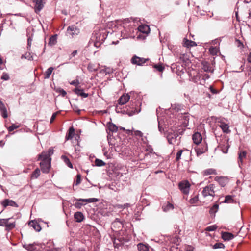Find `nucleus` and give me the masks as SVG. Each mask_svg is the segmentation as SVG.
Returning a JSON list of instances; mask_svg holds the SVG:
<instances>
[{"mask_svg":"<svg viewBox=\"0 0 251 251\" xmlns=\"http://www.w3.org/2000/svg\"><path fill=\"white\" fill-rule=\"evenodd\" d=\"M202 69L205 72L212 73L214 71L212 67L210 66L209 63L206 62L202 63Z\"/></svg>","mask_w":251,"mask_h":251,"instance_id":"nucleus-16","label":"nucleus"},{"mask_svg":"<svg viewBox=\"0 0 251 251\" xmlns=\"http://www.w3.org/2000/svg\"><path fill=\"white\" fill-rule=\"evenodd\" d=\"M131 135H134L136 136H138L139 137H141L143 136V133L141 131L139 130H132L131 131Z\"/></svg>","mask_w":251,"mask_h":251,"instance_id":"nucleus-37","label":"nucleus"},{"mask_svg":"<svg viewBox=\"0 0 251 251\" xmlns=\"http://www.w3.org/2000/svg\"><path fill=\"white\" fill-rule=\"evenodd\" d=\"M216 174V170L215 169H212V168L206 169L204 171H203V175H205V176H208V175Z\"/></svg>","mask_w":251,"mask_h":251,"instance_id":"nucleus-25","label":"nucleus"},{"mask_svg":"<svg viewBox=\"0 0 251 251\" xmlns=\"http://www.w3.org/2000/svg\"><path fill=\"white\" fill-rule=\"evenodd\" d=\"M76 199L77 201L74 204V206L77 209H80L83 204L80 202L81 201H78Z\"/></svg>","mask_w":251,"mask_h":251,"instance_id":"nucleus-46","label":"nucleus"},{"mask_svg":"<svg viewBox=\"0 0 251 251\" xmlns=\"http://www.w3.org/2000/svg\"><path fill=\"white\" fill-rule=\"evenodd\" d=\"M183 45L186 47L189 48L196 46L197 44L194 41L189 40L186 38H184L183 40Z\"/></svg>","mask_w":251,"mask_h":251,"instance_id":"nucleus-15","label":"nucleus"},{"mask_svg":"<svg viewBox=\"0 0 251 251\" xmlns=\"http://www.w3.org/2000/svg\"><path fill=\"white\" fill-rule=\"evenodd\" d=\"M148 60H149V59L141 58V57H138L136 55H134L131 58V62L133 64H136V65H137L139 66H141V65H142L144 63H145Z\"/></svg>","mask_w":251,"mask_h":251,"instance_id":"nucleus-4","label":"nucleus"},{"mask_svg":"<svg viewBox=\"0 0 251 251\" xmlns=\"http://www.w3.org/2000/svg\"><path fill=\"white\" fill-rule=\"evenodd\" d=\"M81 176L80 174L77 175L76 180L75 181V183L76 185H78L80 183L81 180Z\"/></svg>","mask_w":251,"mask_h":251,"instance_id":"nucleus-44","label":"nucleus"},{"mask_svg":"<svg viewBox=\"0 0 251 251\" xmlns=\"http://www.w3.org/2000/svg\"><path fill=\"white\" fill-rule=\"evenodd\" d=\"M217 228V226L216 225H212L209 226H208L206 230L208 231H215Z\"/></svg>","mask_w":251,"mask_h":251,"instance_id":"nucleus-45","label":"nucleus"},{"mask_svg":"<svg viewBox=\"0 0 251 251\" xmlns=\"http://www.w3.org/2000/svg\"><path fill=\"white\" fill-rule=\"evenodd\" d=\"M182 152H183L182 150H179L177 152L176 155V161H178L180 159Z\"/></svg>","mask_w":251,"mask_h":251,"instance_id":"nucleus-48","label":"nucleus"},{"mask_svg":"<svg viewBox=\"0 0 251 251\" xmlns=\"http://www.w3.org/2000/svg\"><path fill=\"white\" fill-rule=\"evenodd\" d=\"M7 221V219H0V226H5V225L6 224Z\"/></svg>","mask_w":251,"mask_h":251,"instance_id":"nucleus-52","label":"nucleus"},{"mask_svg":"<svg viewBox=\"0 0 251 251\" xmlns=\"http://www.w3.org/2000/svg\"><path fill=\"white\" fill-rule=\"evenodd\" d=\"M1 79L4 80H8L9 79V75L6 73H3Z\"/></svg>","mask_w":251,"mask_h":251,"instance_id":"nucleus-50","label":"nucleus"},{"mask_svg":"<svg viewBox=\"0 0 251 251\" xmlns=\"http://www.w3.org/2000/svg\"><path fill=\"white\" fill-rule=\"evenodd\" d=\"M222 239L225 241H228L234 238V235L229 232H223L222 234Z\"/></svg>","mask_w":251,"mask_h":251,"instance_id":"nucleus-17","label":"nucleus"},{"mask_svg":"<svg viewBox=\"0 0 251 251\" xmlns=\"http://www.w3.org/2000/svg\"><path fill=\"white\" fill-rule=\"evenodd\" d=\"M247 60L249 62L251 63V52L248 55Z\"/></svg>","mask_w":251,"mask_h":251,"instance_id":"nucleus-60","label":"nucleus"},{"mask_svg":"<svg viewBox=\"0 0 251 251\" xmlns=\"http://www.w3.org/2000/svg\"><path fill=\"white\" fill-rule=\"evenodd\" d=\"M47 153L48 154L49 156L50 157L53 153V150L52 149H49Z\"/></svg>","mask_w":251,"mask_h":251,"instance_id":"nucleus-56","label":"nucleus"},{"mask_svg":"<svg viewBox=\"0 0 251 251\" xmlns=\"http://www.w3.org/2000/svg\"><path fill=\"white\" fill-rule=\"evenodd\" d=\"M177 137L176 136V135H173V134H169L168 135L167 138H168V141L169 144H173L176 139V138Z\"/></svg>","mask_w":251,"mask_h":251,"instance_id":"nucleus-28","label":"nucleus"},{"mask_svg":"<svg viewBox=\"0 0 251 251\" xmlns=\"http://www.w3.org/2000/svg\"><path fill=\"white\" fill-rule=\"evenodd\" d=\"M2 63V60L1 57H0V64H1Z\"/></svg>","mask_w":251,"mask_h":251,"instance_id":"nucleus-64","label":"nucleus"},{"mask_svg":"<svg viewBox=\"0 0 251 251\" xmlns=\"http://www.w3.org/2000/svg\"><path fill=\"white\" fill-rule=\"evenodd\" d=\"M61 158L63 159V160L64 161V162L66 163V164L70 168H73V165L71 163V162L70 161V160L69 159V158L65 156V155H62L61 156Z\"/></svg>","mask_w":251,"mask_h":251,"instance_id":"nucleus-27","label":"nucleus"},{"mask_svg":"<svg viewBox=\"0 0 251 251\" xmlns=\"http://www.w3.org/2000/svg\"><path fill=\"white\" fill-rule=\"evenodd\" d=\"M50 156L47 152H43L39 155L38 160H42V161H48L49 160Z\"/></svg>","mask_w":251,"mask_h":251,"instance_id":"nucleus-19","label":"nucleus"},{"mask_svg":"<svg viewBox=\"0 0 251 251\" xmlns=\"http://www.w3.org/2000/svg\"><path fill=\"white\" fill-rule=\"evenodd\" d=\"M77 201H82V202L91 203L98 201V199L94 198L89 199H78Z\"/></svg>","mask_w":251,"mask_h":251,"instance_id":"nucleus-21","label":"nucleus"},{"mask_svg":"<svg viewBox=\"0 0 251 251\" xmlns=\"http://www.w3.org/2000/svg\"><path fill=\"white\" fill-rule=\"evenodd\" d=\"M122 223L118 218L116 219L115 221L112 224V226L113 227H115L116 226H119V227H121L122 226Z\"/></svg>","mask_w":251,"mask_h":251,"instance_id":"nucleus-33","label":"nucleus"},{"mask_svg":"<svg viewBox=\"0 0 251 251\" xmlns=\"http://www.w3.org/2000/svg\"><path fill=\"white\" fill-rule=\"evenodd\" d=\"M137 247L139 251H149V246L143 243L138 244Z\"/></svg>","mask_w":251,"mask_h":251,"instance_id":"nucleus-22","label":"nucleus"},{"mask_svg":"<svg viewBox=\"0 0 251 251\" xmlns=\"http://www.w3.org/2000/svg\"><path fill=\"white\" fill-rule=\"evenodd\" d=\"M59 249L56 248H52L49 249H47L46 251H58Z\"/></svg>","mask_w":251,"mask_h":251,"instance_id":"nucleus-57","label":"nucleus"},{"mask_svg":"<svg viewBox=\"0 0 251 251\" xmlns=\"http://www.w3.org/2000/svg\"><path fill=\"white\" fill-rule=\"evenodd\" d=\"M27 45L29 47H30L31 45V42H32V39L30 38H29L28 39V41H27Z\"/></svg>","mask_w":251,"mask_h":251,"instance_id":"nucleus-59","label":"nucleus"},{"mask_svg":"<svg viewBox=\"0 0 251 251\" xmlns=\"http://www.w3.org/2000/svg\"><path fill=\"white\" fill-rule=\"evenodd\" d=\"M79 32V29L74 25L68 26L67 29V34L71 35L72 37L78 35Z\"/></svg>","mask_w":251,"mask_h":251,"instance_id":"nucleus-5","label":"nucleus"},{"mask_svg":"<svg viewBox=\"0 0 251 251\" xmlns=\"http://www.w3.org/2000/svg\"><path fill=\"white\" fill-rule=\"evenodd\" d=\"M190 183L187 181L179 183V187L180 190L185 194H188L190 190Z\"/></svg>","mask_w":251,"mask_h":251,"instance_id":"nucleus-3","label":"nucleus"},{"mask_svg":"<svg viewBox=\"0 0 251 251\" xmlns=\"http://www.w3.org/2000/svg\"><path fill=\"white\" fill-rule=\"evenodd\" d=\"M108 128L109 130L113 132H116L118 130V127L113 124H110Z\"/></svg>","mask_w":251,"mask_h":251,"instance_id":"nucleus-35","label":"nucleus"},{"mask_svg":"<svg viewBox=\"0 0 251 251\" xmlns=\"http://www.w3.org/2000/svg\"><path fill=\"white\" fill-rule=\"evenodd\" d=\"M44 0H36V4L35 5V11L38 13L43 8L45 2Z\"/></svg>","mask_w":251,"mask_h":251,"instance_id":"nucleus-8","label":"nucleus"},{"mask_svg":"<svg viewBox=\"0 0 251 251\" xmlns=\"http://www.w3.org/2000/svg\"><path fill=\"white\" fill-rule=\"evenodd\" d=\"M57 113H58L56 112V113H54L52 114V115L50 118V123H52L53 121L54 120V119H55V118L56 117Z\"/></svg>","mask_w":251,"mask_h":251,"instance_id":"nucleus-55","label":"nucleus"},{"mask_svg":"<svg viewBox=\"0 0 251 251\" xmlns=\"http://www.w3.org/2000/svg\"><path fill=\"white\" fill-rule=\"evenodd\" d=\"M87 68L90 72H95L98 70L99 66L93 63H89Z\"/></svg>","mask_w":251,"mask_h":251,"instance_id":"nucleus-24","label":"nucleus"},{"mask_svg":"<svg viewBox=\"0 0 251 251\" xmlns=\"http://www.w3.org/2000/svg\"><path fill=\"white\" fill-rule=\"evenodd\" d=\"M172 109L176 112H178L181 109V105L177 104H174L172 105Z\"/></svg>","mask_w":251,"mask_h":251,"instance_id":"nucleus-39","label":"nucleus"},{"mask_svg":"<svg viewBox=\"0 0 251 251\" xmlns=\"http://www.w3.org/2000/svg\"><path fill=\"white\" fill-rule=\"evenodd\" d=\"M246 154H247V152L245 151H240L238 153V164H239V167H241V165L242 164L243 160V159L244 158H246Z\"/></svg>","mask_w":251,"mask_h":251,"instance_id":"nucleus-11","label":"nucleus"},{"mask_svg":"<svg viewBox=\"0 0 251 251\" xmlns=\"http://www.w3.org/2000/svg\"><path fill=\"white\" fill-rule=\"evenodd\" d=\"M74 218L76 222L79 223L83 220L84 216L82 212H76L74 214Z\"/></svg>","mask_w":251,"mask_h":251,"instance_id":"nucleus-14","label":"nucleus"},{"mask_svg":"<svg viewBox=\"0 0 251 251\" xmlns=\"http://www.w3.org/2000/svg\"><path fill=\"white\" fill-rule=\"evenodd\" d=\"M174 209V206L172 204L168 202L166 205L162 206V209L164 212H168L170 210Z\"/></svg>","mask_w":251,"mask_h":251,"instance_id":"nucleus-26","label":"nucleus"},{"mask_svg":"<svg viewBox=\"0 0 251 251\" xmlns=\"http://www.w3.org/2000/svg\"><path fill=\"white\" fill-rule=\"evenodd\" d=\"M95 164L97 166L100 167L104 166L105 163L102 160L96 159L95 160Z\"/></svg>","mask_w":251,"mask_h":251,"instance_id":"nucleus-36","label":"nucleus"},{"mask_svg":"<svg viewBox=\"0 0 251 251\" xmlns=\"http://www.w3.org/2000/svg\"><path fill=\"white\" fill-rule=\"evenodd\" d=\"M77 53V51L76 50H74L71 54L72 56H75Z\"/></svg>","mask_w":251,"mask_h":251,"instance_id":"nucleus-61","label":"nucleus"},{"mask_svg":"<svg viewBox=\"0 0 251 251\" xmlns=\"http://www.w3.org/2000/svg\"><path fill=\"white\" fill-rule=\"evenodd\" d=\"M186 251H194V248L191 246H188L187 247Z\"/></svg>","mask_w":251,"mask_h":251,"instance_id":"nucleus-58","label":"nucleus"},{"mask_svg":"<svg viewBox=\"0 0 251 251\" xmlns=\"http://www.w3.org/2000/svg\"><path fill=\"white\" fill-rule=\"evenodd\" d=\"M0 111L2 116L4 118L8 117L7 109L4 103L0 100Z\"/></svg>","mask_w":251,"mask_h":251,"instance_id":"nucleus-10","label":"nucleus"},{"mask_svg":"<svg viewBox=\"0 0 251 251\" xmlns=\"http://www.w3.org/2000/svg\"><path fill=\"white\" fill-rule=\"evenodd\" d=\"M1 204L4 207H7V206H11L13 207H17V204L15 202H14L12 200H10L8 199L4 200L2 202Z\"/></svg>","mask_w":251,"mask_h":251,"instance_id":"nucleus-9","label":"nucleus"},{"mask_svg":"<svg viewBox=\"0 0 251 251\" xmlns=\"http://www.w3.org/2000/svg\"><path fill=\"white\" fill-rule=\"evenodd\" d=\"M18 127H19V126H16L14 124H13L12 126H11L10 127H9L8 130H9V131L11 132V131H12L13 130H14V129L18 128Z\"/></svg>","mask_w":251,"mask_h":251,"instance_id":"nucleus-51","label":"nucleus"},{"mask_svg":"<svg viewBox=\"0 0 251 251\" xmlns=\"http://www.w3.org/2000/svg\"><path fill=\"white\" fill-rule=\"evenodd\" d=\"M56 35H53L50 37L49 39V41L48 43L49 45H50V46L55 45L56 43Z\"/></svg>","mask_w":251,"mask_h":251,"instance_id":"nucleus-29","label":"nucleus"},{"mask_svg":"<svg viewBox=\"0 0 251 251\" xmlns=\"http://www.w3.org/2000/svg\"><path fill=\"white\" fill-rule=\"evenodd\" d=\"M153 67L156 69L159 72H162L164 69V67L161 64L154 65Z\"/></svg>","mask_w":251,"mask_h":251,"instance_id":"nucleus-42","label":"nucleus"},{"mask_svg":"<svg viewBox=\"0 0 251 251\" xmlns=\"http://www.w3.org/2000/svg\"><path fill=\"white\" fill-rule=\"evenodd\" d=\"M53 69V68L52 67H50L47 69V70L45 72V78H49L50 77Z\"/></svg>","mask_w":251,"mask_h":251,"instance_id":"nucleus-31","label":"nucleus"},{"mask_svg":"<svg viewBox=\"0 0 251 251\" xmlns=\"http://www.w3.org/2000/svg\"><path fill=\"white\" fill-rule=\"evenodd\" d=\"M198 196H195L194 197L191 198L190 201H189V202L191 203V204H195V203H196L198 201Z\"/></svg>","mask_w":251,"mask_h":251,"instance_id":"nucleus-43","label":"nucleus"},{"mask_svg":"<svg viewBox=\"0 0 251 251\" xmlns=\"http://www.w3.org/2000/svg\"><path fill=\"white\" fill-rule=\"evenodd\" d=\"M72 107L73 108V109L74 111L78 113V114H80V112L81 111L80 110L78 109V107L76 105H72Z\"/></svg>","mask_w":251,"mask_h":251,"instance_id":"nucleus-54","label":"nucleus"},{"mask_svg":"<svg viewBox=\"0 0 251 251\" xmlns=\"http://www.w3.org/2000/svg\"><path fill=\"white\" fill-rule=\"evenodd\" d=\"M29 226L32 227L36 231H40L41 229V227L40 225L36 221H31L28 223Z\"/></svg>","mask_w":251,"mask_h":251,"instance_id":"nucleus-12","label":"nucleus"},{"mask_svg":"<svg viewBox=\"0 0 251 251\" xmlns=\"http://www.w3.org/2000/svg\"><path fill=\"white\" fill-rule=\"evenodd\" d=\"M75 134V129L73 127H71L69 129L68 134L66 136V139L67 140L71 139Z\"/></svg>","mask_w":251,"mask_h":251,"instance_id":"nucleus-23","label":"nucleus"},{"mask_svg":"<svg viewBox=\"0 0 251 251\" xmlns=\"http://www.w3.org/2000/svg\"><path fill=\"white\" fill-rule=\"evenodd\" d=\"M138 28L140 32L146 34H148L150 30L149 26L146 25H141Z\"/></svg>","mask_w":251,"mask_h":251,"instance_id":"nucleus-18","label":"nucleus"},{"mask_svg":"<svg viewBox=\"0 0 251 251\" xmlns=\"http://www.w3.org/2000/svg\"><path fill=\"white\" fill-rule=\"evenodd\" d=\"M219 205L217 204H215L210 208L209 212L211 214L215 213L217 211Z\"/></svg>","mask_w":251,"mask_h":251,"instance_id":"nucleus-38","label":"nucleus"},{"mask_svg":"<svg viewBox=\"0 0 251 251\" xmlns=\"http://www.w3.org/2000/svg\"><path fill=\"white\" fill-rule=\"evenodd\" d=\"M233 202V196L231 195H227L225 197L224 203H231Z\"/></svg>","mask_w":251,"mask_h":251,"instance_id":"nucleus-30","label":"nucleus"},{"mask_svg":"<svg viewBox=\"0 0 251 251\" xmlns=\"http://www.w3.org/2000/svg\"><path fill=\"white\" fill-rule=\"evenodd\" d=\"M40 175V170L39 169L37 168L32 173V177L34 178H37Z\"/></svg>","mask_w":251,"mask_h":251,"instance_id":"nucleus-32","label":"nucleus"},{"mask_svg":"<svg viewBox=\"0 0 251 251\" xmlns=\"http://www.w3.org/2000/svg\"><path fill=\"white\" fill-rule=\"evenodd\" d=\"M130 99V96L128 94L122 95L118 100V103L120 105H124Z\"/></svg>","mask_w":251,"mask_h":251,"instance_id":"nucleus-7","label":"nucleus"},{"mask_svg":"<svg viewBox=\"0 0 251 251\" xmlns=\"http://www.w3.org/2000/svg\"><path fill=\"white\" fill-rule=\"evenodd\" d=\"M215 186L213 184L205 187L202 191V196L204 198L209 196L214 197L215 196Z\"/></svg>","mask_w":251,"mask_h":251,"instance_id":"nucleus-1","label":"nucleus"},{"mask_svg":"<svg viewBox=\"0 0 251 251\" xmlns=\"http://www.w3.org/2000/svg\"><path fill=\"white\" fill-rule=\"evenodd\" d=\"M224 248H225V245L222 243H217L215 244L213 246V248H214V249Z\"/></svg>","mask_w":251,"mask_h":251,"instance_id":"nucleus-41","label":"nucleus"},{"mask_svg":"<svg viewBox=\"0 0 251 251\" xmlns=\"http://www.w3.org/2000/svg\"><path fill=\"white\" fill-rule=\"evenodd\" d=\"M70 84L73 85H76L77 84V82L75 80L72 81Z\"/></svg>","mask_w":251,"mask_h":251,"instance_id":"nucleus-62","label":"nucleus"},{"mask_svg":"<svg viewBox=\"0 0 251 251\" xmlns=\"http://www.w3.org/2000/svg\"><path fill=\"white\" fill-rule=\"evenodd\" d=\"M218 123H219L218 126L222 129L224 133L227 134L231 132L230 130L229 129V126L227 124L222 121H218Z\"/></svg>","mask_w":251,"mask_h":251,"instance_id":"nucleus-6","label":"nucleus"},{"mask_svg":"<svg viewBox=\"0 0 251 251\" xmlns=\"http://www.w3.org/2000/svg\"><path fill=\"white\" fill-rule=\"evenodd\" d=\"M57 91L59 92L63 97L65 96V95L67 94L65 90L61 88H59Z\"/></svg>","mask_w":251,"mask_h":251,"instance_id":"nucleus-53","label":"nucleus"},{"mask_svg":"<svg viewBox=\"0 0 251 251\" xmlns=\"http://www.w3.org/2000/svg\"><path fill=\"white\" fill-rule=\"evenodd\" d=\"M209 50L212 55H215L218 51V49L216 47H211L209 48Z\"/></svg>","mask_w":251,"mask_h":251,"instance_id":"nucleus-34","label":"nucleus"},{"mask_svg":"<svg viewBox=\"0 0 251 251\" xmlns=\"http://www.w3.org/2000/svg\"><path fill=\"white\" fill-rule=\"evenodd\" d=\"M193 140L194 143L198 145L200 143L202 140V137L200 133L197 132L193 135Z\"/></svg>","mask_w":251,"mask_h":251,"instance_id":"nucleus-13","label":"nucleus"},{"mask_svg":"<svg viewBox=\"0 0 251 251\" xmlns=\"http://www.w3.org/2000/svg\"><path fill=\"white\" fill-rule=\"evenodd\" d=\"M218 182L222 187H224L226 185L225 180L222 177H220L219 178Z\"/></svg>","mask_w":251,"mask_h":251,"instance_id":"nucleus-49","label":"nucleus"},{"mask_svg":"<svg viewBox=\"0 0 251 251\" xmlns=\"http://www.w3.org/2000/svg\"><path fill=\"white\" fill-rule=\"evenodd\" d=\"M128 206H129V204H128V203L124 204V205L116 204L115 206V207L116 208H118V209H120V208L124 209V208H126V207H128Z\"/></svg>","mask_w":251,"mask_h":251,"instance_id":"nucleus-47","label":"nucleus"},{"mask_svg":"<svg viewBox=\"0 0 251 251\" xmlns=\"http://www.w3.org/2000/svg\"><path fill=\"white\" fill-rule=\"evenodd\" d=\"M158 128H159V130L160 132H162V130H163V129L162 128V127L160 126L159 125H158Z\"/></svg>","mask_w":251,"mask_h":251,"instance_id":"nucleus-63","label":"nucleus"},{"mask_svg":"<svg viewBox=\"0 0 251 251\" xmlns=\"http://www.w3.org/2000/svg\"><path fill=\"white\" fill-rule=\"evenodd\" d=\"M74 91L76 94L78 96H81L83 98H86L88 96V94L87 93H84L83 90L78 88H75Z\"/></svg>","mask_w":251,"mask_h":251,"instance_id":"nucleus-20","label":"nucleus"},{"mask_svg":"<svg viewBox=\"0 0 251 251\" xmlns=\"http://www.w3.org/2000/svg\"><path fill=\"white\" fill-rule=\"evenodd\" d=\"M9 219H7L5 226L8 229H12L15 227V225L14 223H9L8 221Z\"/></svg>","mask_w":251,"mask_h":251,"instance_id":"nucleus-40","label":"nucleus"},{"mask_svg":"<svg viewBox=\"0 0 251 251\" xmlns=\"http://www.w3.org/2000/svg\"><path fill=\"white\" fill-rule=\"evenodd\" d=\"M50 161L51 158H50L48 161H42L40 162V165L43 173H48L49 172L50 168Z\"/></svg>","mask_w":251,"mask_h":251,"instance_id":"nucleus-2","label":"nucleus"}]
</instances>
